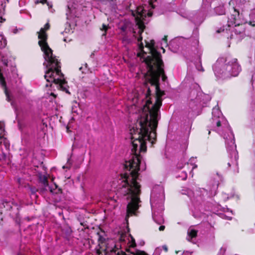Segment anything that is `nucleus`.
<instances>
[{
	"label": "nucleus",
	"mask_w": 255,
	"mask_h": 255,
	"mask_svg": "<svg viewBox=\"0 0 255 255\" xmlns=\"http://www.w3.org/2000/svg\"><path fill=\"white\" fill-rule=\"evenodd\" d=\"M39 181L41 183L44 187H48L50 191L53 194H58L62 193V190L61 188H58V186L54 184L55 188L52 187H49L48 178L45 176H41L39 177Z\"/></svg>",
	"instance_id": "obj_8"
},
{
	"label": "nucleus",
	"mask_w": 255,
	"mask_h": 255,
	"mask_svg": "<svg viewBox=\"0 0 255 255\" xmlns=\"http://www.w3.org/2000/svg\"><path fill=\"white\" fill-rule=\"evenodd\" d=\"M165 228V226H163V225H161V226H160L159 227V230L160 231H164V230Z\"/></svg>",
	"instance_id": "obj_30"
},
{
	"label": "nucleus",
	"mask_w": 255,
	"mask_h": 255,
	"mask_svg": "<svg viewBox=\"0 0 255 255\" xmlns=\"http://www.w3.org/2000/svg\"><path fill=\"white\" fill-rule=\"evenodd\" d=\"M216 13L218 15H222L225 13V10L223 6H219L215 8Z\"/></svg>",
	"instance_id": "obj_16"
},
{
	"label": "nucleus",
	"mask_w": 255,
	"mask_h": 255,
	"mask_svg": "<svg viewBox=\"0 0 255 255\" xmlns=\"http://www.w3.org/2000/svg\"><path fill=\"white\" fill-rule=\"evenodd\" d=\"M138 48H139V49L140 51V52L138 53L137 54V56L138 57H142L145 54H146V53L143 50L144 46H143V44L142 42H140L139 44Z\"/></svg>",
	"instance_id": "obj_15"
},
{
	"label": "nucleus",
	"mask_w": 255,
	"mask_h": 255,
	"mask_svg": "<svg viewBox=\"0 0 255 255\" xmlns=\"http://www.w3.org/2000/svg\"><path fill=\"white\" fill-rule=\"evenodd\" d=\"M109 24H102V28H100V29L102 30V31H104V33L103 34V36H106V34H107V30H108V29L109 28Z\"/></svg>",
	"instance_id": "obj_18"
},
{
	"label": "nucleus",
	"mask_w": 255,
	"mask_h": 255,
	"mask_svg": "<svg viewBox=\"0 0 255 255\" xmlns=\"http://www.w3.org/2000/svg\"><path fill=\"white\" fill-rule=\"evenodd\" d=\"M156 0H150V4L151 5V6L153 8H154V5L153 4L152 2Z\"/></svg>",
	"instance_id": "obj_31"
},
{
	"label": "nucleus",
	"mask_w": 255,
	"mask_h": 255,
	"mask_svg": "<svg viewBox=\"0 0 255 255\" xmlns=\"http://www.w3.org/2000/svg\"><path fill=\"white\" fill-rule=\"evenodd\" d=\"M188 235L191 238H195L197 235V231L192 229L188 233Z\"/></svg>",
	"instance_id": "obj_20"
},
{
	"label": "nucleus",
	"mask_w": 255,
	"mask_h": 255,
	"mask_svg": "<svg viewBox=\"0 0 255 255\" xmlns=\"http://www.w3.org/2000/svg\"><path fill=\"white\" fill-rule=\"evenodd\" d=\"M36 2V3H41L43 4L46 3L48 6H50L49 3L47 1V0H37ZM50 7H51V5H50Z\"/></svg>",
	"instance_id": "obj_24"
},
{
	"label": "nucleus",
	"mask_w": 255,
	"mask_h": 255,
	"mask_svg": "<svg viewBox=\"0 0 255 255\" xmlns=\"http://www.w3.org/2000/svg\"><path fill=\"white\" fill-rule=\"evenodd\" d=\"M120 241L121 242H123V241H125V239H124V235H122L120 238Z\"/></svg>",
	"instance_id": "obj_34"
},
{
	"label": "nucleus",
	"mask_w": 255,
	"mask_h": 255,
	"mask_svg": "<svg viewBox=\"0 0 255 255\" xmlns=\"http://www.w3.org/2000/svg\"><path fill=\"white\" fill-rule=\"evenodd\" d=\"M139 36L137 38V41L138 42H142V37L141 35H140V34H139Z\"/></svg>",
	"instance_id": "obj_32"
},
{
	"label": "nucleus",
	"mask_w": 255,
	"mask_h": 255,
	"mask_svg": "<svg viewBox=\"0 0 255 255\" xmlns=\"http://www.w3.org/2000/svg\"><path fill=\"white\" fill-rule=\"evenodd\" d=\"M38 190L36 189L35 188H31V193L32 194H35V193L36 192V191H37Z\"/></svg>",
	"instance_id": "obj_28"
},
{
	"label": "nucleus",
	"mask_w": 255,
	"mask_h": 255,
	"mask_svg": "<svg viewBox=\"0 0 255 255\" xmlns=\"http://www.w3.org/2000/svg\"><path fill=\"white\" fill-rule=\"evenodd\" d=\"M234 31L236 34L243 36L245 32V27L243 24H236Z\"/></svg>",
	"instance_id": "obj_12"
},
{
	"label": "nucleus",
	"mask_w": 255,
	"mask_h": 255,
	"mask_svg": "<svg viewBox=\"0 0 255 255\" xmlns=\"http://www.w3.org/2000/svg\"><path fill=\"white\" fill-rule=\"evenodd\" d=\"M63 231L68 236L70 235L72 233V230H71V228H70L69 227L65 229H63Z\"/></svg>",
	"instance_id": "obj_23"
},
{
	"label": "nucleus",
	"mask_w": 255,
	"mask_h": 255,
	"mask_svg": "<svg viewBox=\"0 0 255 255\" xmlns=\"http://www.w3.org/2000/svg\"><path fill=\"white\" fill-rule=\"evenodd\" d=\"M240 12L239 10L235 7H232V11L230 17L228 18V25L230 27L231 25L236 24L237 20L239 17Z\"/></svg>",
	"instance_id": "obj_9"
},
{
	"label": "nucleus",
	"mask_w": 255,
	"mask_h": 255,
	"mask_svg": "<svg viewBox=\"0 0 255 255\" xmlns=\"http://www.w3.org/2000/svg\"><path fill=\"white\" fill-rule=\"evenodd\" d=\"M210 130H209V131H208V134H210Z\"/></svg>",
	"instance_id": "obj_44"
},
{
	"label": "nucleus",
	"mask_w": 255,
	"mask_h": 255,
	"mask_svg": "<svg viewBox=\"0 0 255 255\" xmlns=\"http://www.w3.org/2000/svg\"><path fill=\"white\" fill-rule=\"evenodd\" d=\"M2 133H0V138H1L2 137Z\"/></svg>",
	"instance_id": "obj_41"
},
{
	"label": "nucleus",
	"mask_w": 255,
	"mask_h": 255,
	"mask_svg": "<svg viewBox=\"0 0 255 255\" xmlns=\"http://www.w3.org/2000/svg\"><path fill=\"white\" fill-rule=\"evenodd\" d=\"M227 70L233 76H237L241 70V67L237 62V59L228 57L226 59Z\"/></svg>",
	"instance_id": "obj_6"
},
{
	"label": "nucleus",
	"mask_w": 255,
	"mask_h": 255,
	"mask_svg": "<svg viewBox=\"0 0 255 255\" xmlns=\"http://www.w3.org/2000/svg\"><path fill=\"white\" fill-rule=\"evenodd\" d=\"M98 236V247H105L106 246H109V244L107 243L106 239L103 237L99 233H97Z\"/></svg>",
	"instance_id": "obj_14"
},
{
	"label": "nucleus",
	"mask_w": 255,
	"mask_h": 255,
	"mask_svg": "<svg viewBox=\"0 0 255 255\" xmlns=\"http://www.w3.org/2000/svg\"><path fill=\"white\" fill-rule=\"evenodd\" d=\"M48 84H46V87H48Z\"/></svg>",
	"instance_id": "obj_45"
},
{
	"label": "nucleus",
	"mask_w": 255,
	"mask_h": 255,
	"mask_svg": "<svg viewBox=\"0 0 255 255\" xmlns=\"http://www.w3.org/2000/svg\"><path fill=\"white\" fill-rule=\"evenodd\" d=\"M201 70L202 71H204V69H203V68L202 67L201 68Z\"/></svg>",
	"instance_id": "obj_42"
},
{
	"label": "nucleus",
	"mask_w": 255,
	"mask_h": 255,
	"mask_svg": "<svg viewBox=\"0 0 255 255\" xmlns=\"http://www.w3.org/2000/svg\"><path fill=\"white\" fill-rule=\"evenodd\" d=\"M122 35L123 36L122 41L123 42L128 41V33H122Z\"/></svg>",
	"instance_id": "obj_25"
},
{
	"label": "nucleus",
	"mask_w": 255,
	"mask_h": 255,
	"mask_svg": "<svg viewBox=\"0 0 255 255\" xmlns=\"http://www.w3.org/2000/svg\"><path fill=\"white\" fill-rule=\"evenodd\" d=\"M187 175L186 173H185V177L184 178V179L185 180L186 178H187Z\"/></svg>",
	"instance_id": "obj_40"
},
{
	"label": "nucleus",
	"mask_w": 255,
	"mask_h": 255,
	"mask_svg": "<svg viewBox=\"0 0 255 255\" xmlns=\"http://www.w3.org/2000/svg\"><path fill=\"white\" fill-rule=\"evenodd\" d=\"M38 38L40 40L38 45L44 54V59L47 62L44 78L48 82H52L57 85L58 89L70 93L68 88L67 82L64 78V75L61 70V63L55 56L53 54V50L47 43L48 35L46 32L40 29L37 32Z\"/></svg>",
	"instance_id": "obj_3"
},
{
	"label": "nucleus",
	"mask_w": 255,
	"mask_h": 255,
	"mask_svg": "<svg viewBox=\"0 0 255 255\" xmlns=\"http://www.w3.org/2000/svg\"><path fill=\"white\" fill-rule=\"evenodd\" d=\"M0 160L5 161L7 160V155L6 153L2 152V153L0 154Z\"/></svg>",
	"instance_id": "obj_21"
},
{
	"label": "nucleus",
	"mask_w": 255,
	"mask_h": 255,
	"mask_svg": "<svg viewBox=\"0 0 255 255\" xmlns=\"http://www.w3.org/2000/svg\"><path fill=\"white\" fill-rule=\"evenodd\" d=\"M0 83L1 84V87L3 88L4 90V93L6 97V100L9 102H10L11 98L7 89L6 82L4 78L3 77L2 73H0Z\"/></svg>",
	"instance_id": "obj_11"
},
{
	"label": "nucleus",
	"mask_w": 255,
	"mask_h": 255,
	"mask_svg": "<svg viewBox=\"0 0 255 255\" xmlns=\"http://www.w3.org/2000/svg\"><path fill=\"white\" fill-rule=\"evenodd\" d=\"M131 242L130 245L129 246V248H134L136 246L135 241L134 239L131 236Z\"/></svg>",
	"instance_id": "obj_22"
},
{
	"label": "nucleus",
	"mask_w": 255,
	"mask_h": 255,
	"mask_svg": "<svg viewBox=\"0 0 255 255\" xmlns=\"http://www.w3.org/2000/svg\"><path fill=\"white\" fill-rule=\"evenodd\" d=\"M151 59L149 57H145L143 62L146 64L147 68L148 69L147 72L144 75L145 78V81L143 82V85L146 88H147V92L145 95L146 98H148L151 95V91L150 88L148 87V84H150L151 86H154L156 84H153L152 82H154L153 73L152 72V66L151 64Z\"/></svg>",
	"instance_id": "obj_5"
},
{
	"label": "nucleus",
	"mask_w": 255,
	"mask_h": 255,
	"mask_svg": "<svg viewBox=\"0 0 255 255\" xmlns=\"http://www.w3.org/2000/svg\"><path fill=\"white\" fill-rule=\"evenodd\" d=\"M165 250L166 251H167V248H166V247H165Z\"/></svg>",
	"instance_id": "obj_43"
},
{
	"label": "nucleus",
	"mask_w": 255,
	"mask_h": 255,
	"mask_svg": "<svg viewBox=\"0 0 255 255\" xmlns=\"http://www.w3.org/2000/svg\"><path fill=\"white\" fill-rule=\"evenodd\" d=\"M224 30H225L224 28H220V29H219L217 30V32L219 33H221V32L224 31Z\"/></svg>",
	"instance_id": "obj_33"
},
{
	"label": "nucleus",
	"mask_w": 255,
	"mask_h": 255,
	"mask_svg": "<svg viewBox=\"0 0 255 255\" xmlns=\"http://www.w3.org/2000/svg\"><path fill=\"white\" fill-rule=\"evenodd\" d=\"M65 168V166H63V168Z\"/></svg>",
	"instance_id": "obj_46"
},
{
	"label": "nucleus",
	"mask_w": 255,
	"mask_h": 255,
	"mask_svg": "<svg viewBox=\"0 0 255 255\" xmlns=\"http://www.w3.org/2000/svg\"><path fill=\"white\" fill-rule=\"evenodd\" d=\"M128 25L127 23H124L123 25H122L119 28L121 30V34L122 33H128L127 32V29H128Z\"/></svg>",
	"instance_id": "obj_19"
},
{
	"label": "nucleus",
	"mask_w": 255,
	"mask_h": 255,
	"mask_svg": "<svg viewBox=\"0 0 255 255\" xmlns=\"http://www.w3.org/2000/svg\"><path fill=\"white\" fill-rule=\"evenodd\" d=\"M50 95H51V96H53V97H54V98H56V95L54 93H51L50 94Z\"/></svg>",
	"instance_id": "obj_37"
},
{
	"label": "nucleus",
	"mask_w": 255,
	"mask_h": 255,
	"mask_svg": "<svg viewBox=\"0 0 255 255\" xmlns=\"http://www.w3.org/2000/svg\"><path fill=\"white\" fill-rule=\"evenodd\" d=\"M146 11L142 7H137L135 12H132L135 19H144L146 17Z\"/></svg>",
	"instance_id": "obj_10"
},
{
	"label": "nucleus",
	"mask_w": 255,
	"mask_h": 255,
	"mask_svg": "<svg viewBox=\"0 0 255 255\" xmlns=\"http://www.w3.org/2000/svg\"><path fill=\"white\" fill-rule=\"evenodd\" d=\"M154 41L152 40L150 43L146 42L145 46L149 48L151 55L147 56L151 59L152 72L154 76L153 84H160L159 79L161 76L162 80L165 81L167 77L165 75L164 62L162 59L161 53L154 48Z\"/></svg>",
	"instance_id": "obj_4"
},
{
	"label": "nucleus",
	"mask_w": 255,
	"mask_h": 255,
	"mask_svg": "<svg viewBox=\"0 0 255 255\" xmlns=\"http://www.w3.org/2000/svg\"><path fill=\"white\" fill-rule=\"evenodd\" d=\"M155 102L150 108L152 104L151 98L146 101L142 109V113L137 120L135 126L130 129L131 134V139L133 140L134 148L137 147V143H140V151H146V141H148L153 146L157 140L156 129L158 120L160 118V108L162 106V97L165 92L160 89V84H156Z\"/></svg>",
	"instance_id": "obj_1"
},
{
	"label": "nucleus",
	"mask_w": 255,
	"mask_h": 255,
	"mask_svg": "<svg viewBox=\"0 0 255 255\" xmlns=\"http://www.w3.org/2000/svg\"><path fill=\"white\" fill-rule=\"evenodd\" d=\"M131 140L132 155L128 160L125 161L124 169L126 172L121 174L122 178L125 180L122 187L118 190L124 196L130 195L131 200L127 207V217L136 215V212L140 207L139 203L141 202V185L137 180L139 175L138 171L141 158L140 153L142 151H140V143H137V147L134 148L133 140Z\"/></svg>",
	"instance_id": "obj_2"
},
{
	"label": "nucleus",
	"mask_w": 255,
	"mask_h": 255,
	"mask_svg": "<svg viewBox=\"0 0 255 255\" xmlns=\"http://www.w3.org/2000/svg\"><path fill=\"white\" fill-rule=\"evenodd\" d=\"M50 24L48 22L46 23L45 25H44V27L43 28H41L40 29H43V30H44V31H46L47 30H49V28H50Z\"/></svg>",
	"instance_id": "obj_26"
},
{
	"label": "nucleus",
	"mask_w": 255,
	"mask_h": 255,
	"mask_svg": "<svg viewBox=\"0 0 255 255\" xmlns=\"http://www.w3.org/2000/svg\"><path fill=\"white\" fill-rule=\"evenodd\" d=\"M2 205L6 211H11L9 213L12 218H17L19 215V206L16 204H14L12 201L4 200Z\"/></svg>",
	"instance_id": "obj_7"
},
{
	"label": "nucleus",
	"mask_w": 255,
	"mask_h": 255,
	"mask_svg": "<svg viewBox=\"0 0 255 255\" xmlns=\"http://www.w3.org/2000/svg\"><path fill=\"white\" fill-rule=\"evenodd\" d=\"M216 126L218 127H220L221 126V123L220 121H217V122L216 123Z\"/></svg>",
	"instance_id": "obj_35"
},
{
	"label": "nucleus",
	"mask_w": 255,
	"mask_h": 255,
	"mask_svg": "<svg viewBox=\"0 0 255 255\" xmlns=\"http://www.w3.org/2000/svg\"><path fill=\"white\" fill-rule=\"evenodd\" d=\"M249 24L251 26H252V27H255V21H250L249 22H248Z\"/></svg>",
	"instance_id": "obj_29"
},
{
	"label": "nucleus",
	"mask_w": 255,
	"mask_h": 255,
	"mask_svg": "<svg viewBox=\"0 0 255 255\" xmlns=\"http://www.w3.org/2000/svg\"><path fill=\"white\" fill-rule=\"evenodd\" d=\"M17 255H23V254L21 252H19L17 254Z\"/></svg>",
	"instance_id": "obj_39"
},
{
	"label": "nucleus",
	"mask_w": 255,
	"mask_h": 255,
	"mask_svg": "<svg viewBox=\"0 0 255 255\" xmlns=\"http://www.w3.org/2000/svg\"><path fill=\"white\" fill-rule=\"evenodd\" d=\"M0 130L4 131V124L1 122H0Z\"/></svg>",
	"instance_id": "obj_27"
},
{
	"label": "nucleus",
	"mask_w": 255,
	"mask_h": 255,
	"mask_svg": "<svg viewBox=\"0 0 255 255\" xmlns=\"http://www.w3.org/2000/svg\"><path fill=\"white\" fill-rule=\"evenodd\" d=\"M144 19H135L136 24L137 25L138 28H139L138 33L140 35L142 34L145 27L144 22H143V20Z\"/></svg>",
	"instance_id": "obj_13"
},
{
	"label": "nucleus",
	"mask_w": 255,
	"mask_h": 255,
	"mask_svg": "<svg viewBox=\"0 0 255 255\" xmlns=\"http://www.w3.org/2000/svg\"><path fill=\"white\" fill-rule=\"evenodd\" d=\"M147 14L148 16H151L152 15V13L150 12H148Z\"/></svg>",
	"instance_id": "obj_38"
},
{
	"label": "nucleus",
	"mask_w": 255,
	"mask_h": 255,
	"mask_svg": "<svg viewBox=\"0 0 255 255\" xmlns=\"http://www.w3.org/2000/svg\"><path fill=\"white\" fill-rule=\"evenodd\" d=\"M162 40L164 41L166 43L167 42V36L165 35L164 37L162 38Z\"/></svg>",
	"instance_id": "obj_36"
},
{
	"label": "nucleus",
	"mask_w": 255,
	"mask_h": 255,
	"mask_svg": "<svg viewBox=\"0 0 255 255\" xmlns=\"http://www.w3.org/2000/svg\"><path fill=\"white\" fill-rule=\"evenodd\" d=\"M127 252L130 253V254H128L126 253L127 255H148L145 252L138 251L136 253H134L133 252H130L129 249H128L126 250Z\"/></svg>",
	"instance_id": "obj_17"
}]
</instances>
